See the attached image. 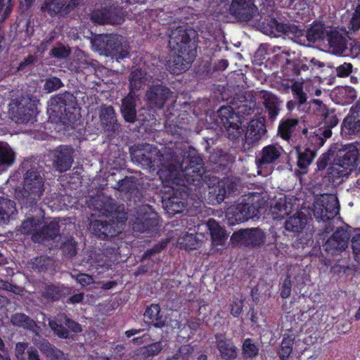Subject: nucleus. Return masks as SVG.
<instances>
[{
  "label": "nucleus",
  "mask_w": 360,
  "mask_h": 360,
  "mask_svg": "<svg viewBox=\"0 0 360 360\" xmlns=\"http://www.w3.org/2000/svg\"><path fill=\"white\" fill-rule=\"evenodd\" d=\"M163 347L162 342H156L147 347L141 348L139 354L143 356V359H148L160 354Z\"/></svg>",
  "instance_id": "49"
},
{
  "label": "nucleus",
  "mask_w": 360,
  "mask_h": 360,
  "mask_svg": "<svg viewBox=\"0 0 360 360\" xmlns=\"http://www.w3.org/2000/svg\"><path fill=\"white\" fill-rule=\"evenodd\" d=\"M93 209L97 213L93 214L98 217H110L107 221L95 220L91 223L90 229L92 233L98 238L104 239L107 237H113L122 232L123 225L127 217L125 214L115 210L114 205L111 200L104 197L97 196L93 200Z\"/></svg>",
  "instance_id": "4"
},
{
  "label": "nucleus",
  "mask_w": 360,
  "mask_h": 360,
  "mask_svg": "<svg viewBox=\"0 0 360 360\" xmlns=\"http://www.w3.org/2000/svg\"><path fill=\"white\" fill-rule=\"evenodd\" d=\"M264 7V0H249V26L255 27L253 18L259 15Z\"/></svg>",
  "instance_id": "50"
},
{
  "label": "nucleus",
  "mask_w": 360,
  "mask_h": 360,
  "mask_svg": "<svg viewBox=\"0 0 360 360\" xmlns=\"http://www.w3.org/2000/svg\"><path fill=\"white\" fill-rule=\"evenodd\" d=\"M323 49L336 56H346L349 50V36L333 28H329V34Z\"/></svg>",
  "instance_id": "13"
},
{
  "label": "nucleus",
  "mask_w": 360,
  "mask_h": 360,
  "mask_svg": "<svg viewBox=\"0 0 360 360\" xmlns=\"http://www.w3.org/2000/svg\"><path fill=\"white\" fill-rule=\"evenodd\" d=\"M163 205L169 214H175L183 211L184 205L177 198H172L163 201Z\"/></svg>",
  "instance_id": "55"
},
{
  "label": "nucleus",
  "mask_w": 360,
  "mask_h": 360,
  "mask_svg": "<svg viewBox=\"0 0 360 360\" xmlns=\"http://www.w3.org/2000/svg\"><path fill=\"white\" fill-rule=\"evenodd\" d=\"M64 288L59 286H55V285H49L44 294V295L50 299L52 300H58L63 295H65V293L63 292Z\"/></svg>",
  "instance_id": "58"
},
{
  "label": "nucleus",
  "mask_w": 360,
  "mask_h": 360,
  "mask_svg": "<svg viewBox=\"0 0 360 360\" xmlns=\"http://www.w3.org/2000/svg\"><path fill=\"white\" fill-rule=\"evenodd\" d=\"M236 189V184L230 179H226L219 181L214 189L216 198L218 202H221Z\"/></svg>",
  "instance_id": "39"
},
{
  "label": "nucleus",
  "mask_w": 360,
  "mask_h": 360,
  "mask_svg": "<svg viewBox=\"0 0 360 360\" xmlns=\"http://www.w3.org/2000/svg\"><path fill=\"white\" fill-rule=\"evenodd\" d=\"M158 224L157 214L150 206L143 205L137 211V217L133 222L132 227L134 231L143 233L150 230Z\"/></svg>",
  "instance_id": "16"
},
{
  "label": "nucleus",
  "mask_w": 360,
  "mask_h": 360,
  "mask_svg": "<svg viewBox=\"0 0 360 360\" xmlns=\"http://www.w3.org/2000/svg\"><path fill=\"white\" fill-rule=\"evenodd\" d=\"M331 136L332 131L319 127L309 136L307 145L311 147V149H314V151L316 152L319 148L323 146L326 139Z\"/></svg>",
  "instance_id": "34"
},
{
  "label": "nucleus",
  "mask_w": 360,
  "mask_h": 360,
  "mask_svg": "<svg viewBox=\"0 0 360 360\" xmlns=\"http://www.w3.org/2000/svg\"><path fill=\"white\" fill-rule=\"evenodd\" d=\"M273 58H268L265 62H263V60L265 59V56L264 54V50L258 49L255 55L253 60H252V63L254 65H258L259 66H262L264 65V68H267V66L269 65L271 70L274 71V72H277L276 69L280 68L279 66H276V65H273L271 63L269 62V60Z\"/></svg>",
  "instance_id": "54"
},
{
  "label": "nucleus",
  "mask_w": 360,
  "mask_h": 360,
  "mask_svg": "<svg viewBox=\"0 0 360 360\" xmlns=\"http://www.w3.org/2000/svg\"><path fill=\"white\" fill-rule=\"evenodd\" d=\"M15 160L14 150L6 143H0V171L13 165Z\"/></svg>",
  "instance_id": "38"
},
{
  "label": "nucleus",
  "mask_w": 360,
  "mask_h": 360,
  "mask_svg": "<svg viewBox=\"0 0 360 360\" xmlns=\"http://www.w3.org/2000/svg\"><path fill=\"white\" fill-rule=\"evenodd\" d=\"M349 175L347 170H345L343 168L336 165V162H333L330 165L324 173V177L328 178V181L333 184H339L343 181L345 177H347Z\"/></svg>",
  "instance_id": "37"
},
{
  "label": "nucleus",
  "mask_w": 360,
  "mask_h": 360,
  "mask_svg": "<svg viewBox=\"0 0 360 360\" xmlns=\"http://www.w3.org/2000/svg\"><path fill=\"white\" fill-rule=\"evenodd\" d=\"M312 243V234L311 233H306L297 238L293 243L292 246L296 249H304L306 246L311 245Z\"/></svg>",
  "instance_id": "59"
},
{
  "label": "nucleus",
  "mask_w": 360,
  "mask_h": 360,
  "mask_svg": "<svg viewBox=\"0 0 360 360\" xmlns=\"http://www.w3.org/2000/svg\"><path fill=\"white\" fill-rule=\"evenodd\" d=\"M230 10L239 20H245L248 18L247 0H233Z\"/></svg>",
  "instance_id": "47"
},
{
  "label": "nucleus",
  "mask_w": 360,
  "mask_h": 360,
  "mask_svg": "<svg viewBox=\"0 0 360 360\" xmlns=\"http://www.w3.org/2000/svg\"><path fill=\"white\" fill-rule=\"evenodd\" d=\"M269 62L281 67L283 75L288 77L301 76L308 70L311 72L322 70L326 66L323 62L317 58L308 60L306 57L296 56L295 52L290 51H283L274 55Z\"/></svg>",
  "instance_id": "5"
},
{
  "label": "nucleus",
  "mask_w": 360,
  "mask_h": 360,
  "mask_svg": "<svg viewBox=\"0 0 360 360\" xmlns=\"http://www.w3.org/2000/svg\"><path fill=\"white\" fill-rule=\"evenodd\" d=\"M194 30L184 27H178L173 30L169 35V47L173 59L169 61V69L179 75L186 71L196 56V45Z\"/></svg>",
  "instance_id": "3"
},
{
  "label": "nucleus",
  "mask_w": 360,
  "mask_h": 360,
  "mask_svg": "<svg viewBox=\"0 0 360 360\" xmlns=\"http://www.w3.org/2000/svg\"><path fill=\"white\" fill-rule=\"evenodd\" d=\"M266 233L260 228H249V246L260 248L266 244Z\"/></svg>",
  "instance_id": "41"
},
{
  "label": "nucleus",
  "mask_w": 360,
  "mask_h": 360,
  "mask_svg": "<svg viewBox=\"0 0 360 360\" xmlns=\"http://www.w3.org/2000/svg\"><path fill=\"white\" fill-rule=\"evenodd\" d=\"M301 127L297 118L283 117L280 121L278 127V135L285 141H289L296 136Z\"/></svg>",
  "instance_id": "25"
},
{
  "label": "nucleus",
  "mask_w": 360,
  "mask_h": 360,
  "mask_svg": "<svg viewBox=\"0 0 360 360\" xmlns=\"http://www.w3.org/2000/svg\"><path fill=\"white\" fill-rule=\"evenodd\" d=\"M194 354V348L189 345H182L177 352L167 360H190Z\"/></svg>",
  "instance_id": "53"
},
{
  "label": "nucleus",
  "mask_w": 360,
  "mask_h": 360,
  "mask_svg": "<svg viewBox=\"0 0 360 360\" xmlns=\"http://www.w3.org/2000/svg\"><path fill=\"white\" fill-rule=\"evenodd\" d=\"M107 18L108 13L106 12V8H103L102 9H95L90 15L91 20L95 24H107Z\"/></svg>",
  "instance_id": "57"
},
{
  "label": "nucleus",
  "mask_w": 360,
  "mask_h": 360,
  "mask_svg": "<svg viewBox=\"0 0 360 360\" xmlns=\"http://www.w3.org/2000/svg\"><path fill=\"white\" fill-rule=\"evenodd\" d=\"M296 152L297 155V165L300 169V173L305 174L308 172V167L315 158L316 152L307 145L297 146Z\"/></svg>",
  "instance_id": "26"
},
{
  "label": "nucleus",
  "mask_w": 360,
  "mask_h": 360,
  "mask_svg": "<svg viewBox=\"0 0 360 360\" xmlns=\"http://www.w3.org/2000/svg\"><path fill=\"white\" fill-rule=\"evenodd\" d=\"M72 96L70 94L58 95L51 98L49 101L47 112L49 118L56 123H62L69 126L76 120V115L72 111Z\"/></svg>",
  "instance_id": "8"
},
{
  "label": "nucleus",
  "mask_w": 360,
  "mask_h": 360,
  "mask_svg": "<svg viewBox=\"0 0 360 360\" xmlns=\"http://www.w3.org/2000/svg\"><path fill=\"white\" fill-rule=\"evenodd\" d=\"M308 219L302 212H297L296 214L290 217L284 222L285 230L292 233L293 236H299L304 230Z\"/></svg>",
  "instance_id": "28"
},
{
  "label": "nucleus",
  "mask_w": 360,
  "mask_h": 360,
  "mask_svg": "<svg viewBox=\"0 0 360 360\" xmlns=\"http://www.w3.org/2000/svg\"><path fill=\"white\" fill-rule=\"evenodd\" d=\"M172 92L165 86L155 84L149 87L146 94L148 104L151 108H162Z\"/></svg>",
  "instance_id": "19"
},
{
  "label": "nucleus",
  "mask_w": 360,
  "mask_h": 360,
  "mask_svg": "<svg viewBox=\"0 0 360 360\" xmlns=\"http://www.w3.org/2000/svg\"><path fill=\"white\" fill-rule=\"evenodd\" d=\"M281 150L282 148L275 145L264 147L255 160L258 174H261V169L266 167L267 165L274 164L280 158Z\"/></svg>",
  "instance_id": "21"
},
{
  "label": "nucleus",
  "mask_w": 360,
  "mask_h": 360,
  "mask_svg": "<svg viewBox=\"0 0 360 360\" xmlns=\"http://www.w3.org/2000/svg\"><path fill=\"white\" fill-rule=\"evenodd\" d=\"M313 206L314 215L319 221L330 222L340 212L339 200L333 194L321 195Z\"/></svg>",
  "instance_id": "9"
},
{
  "label": "nucleus",
  "mask_w": 360,
  "mask_h": 360,
  "mask_svg": "<svg viewBox=\"0 0 360 360\" xmlns=\"http://www.w3.org/2000/svg\"><path fill=\"white\" fill-rule=\"evenodd\" d=\"M59 229L58 223L56 221L48 222L43 220V226L41 228L40 233H37L34 236V241L40 243L44 239L54 238L58 234Z\"/></svg>",
  "instance_id": "31"
},
{
  "label": "nucleus",
  "mask_w": 360,
  "mask_h": 360,
  "mask_svg": "<svg viewBox=\"0 0 360 360\" xmlns=\"http://www.w3.org/2000/svg\"><path fill=\"white\" fill-rule=\"evenodd\" d=\"M352 227L346 225L345 227L338 228L332 236L327 239L322 246L323 250L328 257L339 255L348 247L352 236Z\"/></svg>",
  "instance_id": "10"
},
{
  "label": "nucleus",
  "mask_w": 360,
  "mask_h": 360,
  "mask_svg": "<svg viewBox=\"0 0 360 360\" xmlns=\"http://www.w3.org/2000/svg\"><path fill=\"white\" fill-rule=\"evenodd\" d=\"M10 106V113L16 117L17 122L27 123L32 120L35 114V101L29 97L13 101Z\"/></svg>",
  "instance_id": "14"
},
{
  "label": "nucleus",
  "mask_w": 360,
  "mask_h": 360,
  "mask_svg": "<svg viewBox=\"0 0 360 360\" xmlns=\"http://www.w3.org/2000/svg\"><path fill=\"white\" fill-rule=\"evenodd\" d=\"M63 86L61 80L56 77H50L45 80L44 89L48 93L59 89Z\"/></svg>",
  "instance_id": "60"
},
{
  "label": "nucleus",
  "mask_w": 360,
  "mask_h": 360,
  "mask_svg": "<svg viewBox=\"0 0 360 360\" xmlns=\"http://www.w3.org/2000/svg\"><path fill=\"white\" fill-rule=\"evenodd\" d=\"M34 211L37 212L36 215H30L21 223L19 228L20 233L23 234H32V238L34 240V236L37 233H40L41 228L43 226V211L41 209L34 207Z\"/></svg>",
  "instance_id": "22"
},
{
  "label": "nucleus",
  "mask_w": 360,
  "mask_h": 360,
  "mask_svg": "<svg viewBox=\"0 0 360 360\" xmlns=\"http://www.w3.org/2000/svg\"><path fill=\"white\" fill-rule=\"evenodd\" d=\"M11 322L16 326L34 330L37 325L35 322L27 315L22 313H16L11 318Z\"/></svg>",
  "instance_id": "44"
},
{
  "label": "nucleus",
  "mask_w": 360,
  "mask_h": 360,
  "mask_svg": "<svg viewBox=\"0 0 360 360\" xmlns=\"http://www.w3.org/2000/svg\"><path fill=\"white\" fill-rule=\"evenodd\" d=\"M73 149L67 146H60L52 153L53 167L60 172L68 170L73 162Z\"/></svg>",
  "instance_id": "18"
},
{
  "label": "nucleus",
  "mask_w": 360,
  "mask_h": 360,
  "mask_svg": "<svg viewBox=\"0 0 360 360\" xmlns=\"http://www.w3.org/2000/svg\"><path fill=\"white\" fill-rule=\"evenodd\" d=\"M249 147L265 139L267 136L265 115H255L250 117Z\"/></svg>",
  "instance_id": "20"
},
{
  "label": "nucleus",
  "mask_w": 360,
  "mask_h": 360,
  "mask_svg": "<svg viewBox=\"0 0 360 360\" xmlns=\"http://www.w3.org/2000/svg\"><path fill=\"white\" fill-rule=\"evenodd\" d=\"M44 179L37 170H28L24 176L23 185L15 190V195L24 207L36 205L44 192Z\"/></svg>",
  "instance_id": "6"
},
{
  "label": "nucleus",
  "mask_w": 360,
  "mask_h": 360,
  "mask_svg": "<svg viewBox=\"0 0 360 360\" xmlns=\"http://www.w3.org/2000/svg\"><path fill=\"white\" fill-rule=\"evenodd\" d=\"M226 215L231 224L240 223L248 220V205L242 202L229 207Z\"/></svg>",
  "instance_id": "33"
},
{
  "label": "nucleus",
  "mask_w": 360,
  "mask_h": 360,
  "mask_svg": "<svg viewBox=\"0 0 360 360\" xmlns=\"http://www.w3.org/2000/svg\"><path fill=\"white\" fill-rule=\"evenodd\" d=\"M17 214L15 203L14 201L1 198H0V224L8 223Z\"/></svg>",
  "instance_id": "35"
},
{
  "label": "nucleus",
  "mask_w": 360,
  "mask_h": 360,
  "mask_svg": "<svg viewBox=\"0 0 360 360\" xmlns=\"http://www.w3.org/2000/svg\"><path fill=\"white\" fill-rule=\"evenodd\" d=\"M221 335L217 337V347L221 353L222 358L225 359H231L236 356L235 347L232 345L229 340H223Z\"/></svg>",
  "instance_id": "42"
},
{
  "label": "nucleus",
  "mask_w": 360,
  "mask_h": 360,
  "mask_svg": "<svg viewBox=\"0 0 360 360\" xmlns=\"http://www.w3.org/2000/svg\"><path fill=\"white\" fill-rule=\"evenodd\" d=\"M144 321L146 323L161 328L165 324V320L160 314V307L158 304H151L144 313Z\"/></svg>",
  "instance_id": "32"
},
{
  "label": "nucleus",
  "mask_w": 360,
  "mask_h": 360,
  "mask_svg": "<svg viewBox=\"0 0 360 360\" xmlns=\"http://www.w3.org/2000/svg\"><path fill=\"white\" fill-rule=\"evenodd\" d=\"M350 30L354 32L360 30V5L356 6L351 18Z\"/></svg>",
  "instance_id": "64"
},
{
  "label": "nucleus",
  "mask_w": 360,
  "mask_h": 360,
  "mask_svg": "<svg viewBox=\"0 0 360 360\" xmlns=\"http://www.w3.org/2000/svg\"><path fill=\"white\" fill-rule=\"evenodd\" d=\"M335 153V148L331 146L328 152L323 153L317 160V169L321 172V175L324 176L325 169L327 166L333 160L334 162V156Z\"/></svg>",
  "instance_id": "48"
},
{
  "label": "nucleus",
  "mask_w": 360,
  "mask_h": 360,
  "mask_svg": "<svg viewBox=\"0 0 360 360\" xmlns=\"http://www.w3.org/2000/svg\"><path fill=\"white\" fill-rule=\"evenodd\" d=\"M49 325L51 330L59 337L61 338H68L69 333L68 331L63 326L62 324H59L56 321L49 320Z\"/></svg>",
  "instance_id": "61"
},
{
  "label": "nucleus",
  "mask_w": 360,
  "mask_h": 360,
  "mask_svg": "<svg viewBox=\"0 0 360 360\" xmlns=\"http://www.w3.org/2000/svg\"><path fill=\"white\" fill-rule=\"evenodd\" d=\"M205 227L210 231L214 245H222L224 244L227 238L226 235L224 230L214 219H209Z\"/></svg>",
  "instance_id": "36"
},
{
  "label": "nucleus",
  "mask_w": 360,
  "mask_h": 360,
  "mask_svg": "<svg viewBox=\"0 0 360 360\" xmlns=\"http://www.w3.org/2000/svg\"><path fill=\"white\" fill-rule=\"evenodd\" d=\"M66 2L67 0H46L41 5V10L51 15H56L62 11Z\"/></svg>",
  "instance_id": "46"
},
{
  "label": "nucleus",
  "mask_w": 360,
  "mask_h": 360,
  "mask_svg": "<svg viewBox=\"0 0 360 360\" xmlns=\"http://www.w3.org/2000/svg\"><path fill=\"white\" fill-rule=\"evenodd\" d=\"M177 243L181 249L194 250L197 248L198 239L193 233H186L179 238Z\"/></svg>",
  "instance_id": "52"
},
{
  "label": "nucleus",
  "mask_w": 360,
  "mask_h": 360,
  "mask_svg": "<svg viewBox=\"0 0 360 360\" xmlns=\"http://www.w3.org/2000/svg\"><path fill=\"white\" fill-rule=\"evenodd\" d=\"M220 122L228 130L238 131L240 129V122L238 116L235 114L230 106H223L218 110Z\"/></svg>",
  "instance_id": "27"
},
{
  "label": "nucleus",
  "mask_w": 360,
  "mask_h": 360,
  "mask_svg": "<svg viewBox=\"0 0 360 360\" xmlns=\"http://www.w3.org/2000/svg\"><path fill=\"white\" fill-rule=\"evenodd\" d=\"M333 148H335L334 156V162L336 165L347 170L350 174L358 165L359 162V150L353 146L349 147H343L339 145H334Z\"/></svg>",
  "instance_id": "12"
},
{
  "label": "nucleus",
  "mask_w": 360,
  "mask_h": 360,
  "mask_svg": "<svg viewBox=\"0 0 360 360\" xmlns=\"http://www.w3.org/2000/svg\"><path fill=\"white\" fill-rule=\"evenodd\" d=\"M116 188L122 193L127 195V198L134 200H139L141 193L138 188V180L133 176H127L122 180L119 181Z\"/></svg>",
  "instance_id": "29"
},
{
  "label": "nucleus",
  "mask_w": 360,
  "mask_h": 360,
  "mask_svg": "<svg viewBox=\"0 0 360 360\" xmlns=\"http://www.w3.org/2000/svg\"><path fill=\"white\" fill-rule=\"evenodd\" d=\"M106 12L108 13L107 24L120 25L122 22L123 13L120 8L110 6L106 8Z\"/></svg>",
  "instance_id": "51"
},
{
  "label": "nucleus",
  "mask_w": 360,
  "mask_h": 360,
  "mask_svg": "<svg viewBox=\"0 0 360 360\" xmlns=\"http://www.w3.org/2000/svg\"><path fill=\"white\" fill-rule=\"evenodd\" d=\"M355 233L352 238V248L355 260L360 263V229H353L352 233Z\"/></svg>",
  "instance_id": "56"
},
{
  "label": "nucleus",
  "mask_w": 360,
  "mask_h": 360,
  "mask_svg": "<svg viewBox=\"0 0 360 360\" xmlns=\"http://www.w3.org/2000/svg\"><path fill=\"white\" fill-rule=\"evenodd\" d=\"M329 28L322 22L314 21L304 31L295 24L278 22L271 16L259 22L257 26L258 30L271 37L285 36L299 44L307 46L315 45L322 49L329 34Z\"/></svg>",
  "instance_id": "2"
},
{
  "label": "nucleus",
  "mask_w": 360,
  "mask_h": 360,
  "mask_svg": "<svg viewBox=\"0 0 360 360\" xmlns=\"http://www.w3.org/2000/svg\"><path fill=\"white\" fill-rule=\"evenodd\" d=\"M341 136L351 139L352 136L360 135V102L353 105L341 124Z\"/></svg>",
  "instance_id": "15"
},
{
  "label": "nucleus",
  "mask_w": 360,
  "mask_h": 360,
  "mask_svg": "<svg viewBox=\"0 0 360 360\" xmlns=\"http://www.w3.org/2000/svg\"><path fill=\"white\" fill-rule=\"evenodd\" d=\"M58 321L60 323H64L71 331L74 333H79L82 330L81 326L79 323L68 318L66 316H59Z\"/></svg>",
  "instance_id": "62"
},
{
  "label": "nucleus",
  "mask_w": 360,
  "mask_h": 360,
  "mask_svg": "<svg viewBox=\"0 0 360 360\" xmlns=\"http://www.w3.org/2000/svg\"><path fill=\"white\" fill-rule=\"evenodd\" d=\"M282 104L281 100L266 91H249V116L262 115L265 108L269 119L273 122L278 116Z\"/></svg>",
  "instance_id": "7"
},
{
  "label": "nucleus",
  "mask_w": 360,
  "mask_h": 360,
  "mask_svg": "<svg viewBox=\"0 0 360 360\" xmlns=\"http://www.w3.org/2000/svg\"><path fill=\"white\" fill-rule=\"evenodd\" d=\"M272 213L274 215V219H283L285 215H288V211L287 210L285 202H282L281 201L279 202H276L275 206L273 207Z\"/></svg>",
  "instance_id": "63"
},
{
  "label": "nucleus",
  "mask_w": 360,
  "mask_h": 360,
  "mask_svg": "<svg viewBox=\"0 0 360 360\" xmlns=\"http://www.w3.org/2000/svg\"><path fill=\"white\" fill-rule=\"evenodd\" d=\"M258 190L257 192H249V219L252 221L264 219L266 211V200L262 196V188Z\"/></svg>",
  "instance_id": "17"
},
{
  "label": "nucleus",
  "mask_w": 360,
  "mask_h": 360,
  "mask_svg": "<svg viewBox=\"0 0 360 360\" xmlns=\"http://www.w3.org/2000/svg\"><path fill=\"white\" fill-rule=\"evenodd\" d=\"M322 115L323 120L321 124L323 126L320 127V128L331 131L333 127L338 125L339 119L338 118L335 109L326 108Z\"/></svg>",
  "instance_id": "45"
},
{
  "label": "nucleus",
  "mask_w": 360,
  "mask_h": 360,
  "mask_svg": "<svg viewBox=\"0 0 360 360\" xmlns=\"http://www.w3.org/2000/svg\"><path fill=\"white\" fill-rule=\"evenodd\" d=\"M136 95L129 92L128 96L122 100L121 112L125 121L134 123L136 119Z\"/></svg>",
  "instance_id": "30"
},
{
  "label": "nucleus",
  "mask_w": 360,
  "mask_h": 360,
  "mask_svg": "<svg viewBox=\"0 0 360 360\" xmlns=\"http://www.w3.org/2000/svg\"><path fill=\"white\" fill-rule=\"evenodd\" d=\"M131 158L150 168L159 167L160 178L168 184H178L183 179L195 181L201 175L202 158L193 148L186 145L165 148L160 152L147 144L134 150Z\"/></svg>",
  "instance_id": "1"
},
{
  "label": "nucleus",
  "mask_w": 360,
  "mask_h": 360,
  "mask_svg": "<svg viewBox=\"0 0 360 360\" xmlns=\"http://www.w3.org/2000/svg\"><path fill=\"white\" fill-rule=\"evenodd\" d=\"M146 74L141 70L136 69L131 72L129 76L130 92L133 95H136L135 92L141 89L146 84L147 78Z\"/></svg>",
  "instance_id": "40"
},
{
  "label": "nucleus",
  "mask_w": 360,
  "mask_h": 360,
  "mask_svg": "<svg viewBox=\"0 0 360 360\" xmlns=\"http://www.w3.org/2000/svg\"><path fill=\"white\" fill-rule=\"evenodd\" d=\"M101 124L107 132H115L119 130L120 125L112 106L103 105L99 109Z\"/></svg>",
  "instance_id": "24"
},
{
  "label": "nucleus",
  "mask_w": 360,
  "mask_h": 360,
  "mask_svg": "<svg viewBox=\"0 0 360 360\" xmlns=\"http://www.w3.org/2000/svg\"><path fill=\"white\" fill-rule=\"evenodd\" d=\"M101 44L105 49L106 54H109L116 58L122 59L129 53L128 42L121 35L110 34L101 38Z\"/></svg>",
  "instance_id": "11"
},
{
  "label": "nucleus",
  "mask_w": 360,
  "mask_h": 360,
  "mask_svg": "<svg viewBox=\"0 0 360 360\" xmlns=\"http://www.w3.org/2000/svg\"><path fill=\"white\" fill-rule=\"evenodd\" d=\"M327 67L334 70L332 73L341 78L347 77L353 72V65L350 63H329L327 64Z\"/></svg>",
  "instance_id": "43"
},
{
  "label": "nucleus",
  "mask_w": 360,
  "mask_h": 360,
  "mask_svg": "<svg viewBox=\"0 0 360 360\" xmlns=\"http://www.w3.org/2000/svg\"><path fill=\"white\" fill-rule=\"evenodd\" d=\"M286 79L282 80L281 83L278 86V90L288 93L290 90L292 91L294 98L297 101L300 105L304 104L307 101V94L303 91L302 84L295 81L296 76L288 77Z\"/></svg>",
  "instance_id": "23"
}]
</instances>
